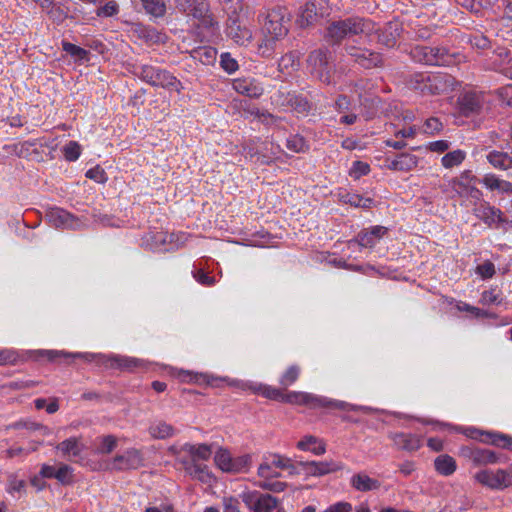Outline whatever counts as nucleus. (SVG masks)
Segmentation results:
<instances>
[{
	"label": "nucleus",
	"instance_id": "nucleus-1",
	"mask_svg": "<svg viewBox=\"0 0 512 512\" xmlns=\"http://www.w3.org/2000/svg\"><path fill=\"white\" fill-rule=\"evenodd\" d=\"M292 405L305 406L309 409L326 408L337 410H348L349 404L343 401L328 399L323 396L314 395L301 391L285 390L284 402Z\"/></svg>",
	"mask_w": 512,
	"mask_h": 512
},
{
	"label": "nucleus",
	"instance_id": "nucleus-2",
	"mask_svg": "<svg viewBox=\"0 0 512 512\" xmlns=\"http://www.w3.org/2000/svg\"><path fill=\"white\" fill-rule=\"evenodd\" d=\"M179 6L187 15L196 19V27L214 34L218 23L210 13L209 5L206 0H180Z\"/></svg>",
	"mask_w": 512,
	"mask_h": 512
},
{
	"label": "nucleus",
	"instance_id": "nucleus-3",
	"mask_svg": "<svg viewBox=\"0 0 512 512\" xmlns=\"http://www.w3.org/2000/svg\"><path fill=\"white\" fill-rule=\"evenodd\" d=\"M290 20V13L284 7H276L268 12L263 26L267 37L265 46H267L269 42L278 40L287 35Z\"/></svg>",
	"mask_w": 512,
	"mask_h": 512
},
{
	"label": "nucleus",
	"instance_id": "nucleus-4",
	"mask_svg": "<svg viewBox=\"0 0 512 512\" xmlns=\"http://www.w3.org/2000/svg\"><path fill=\"white\" fill-rule=\"evenodd\" d=\"M410 85L424 95H439L449 90L452 79L444 74H415L410 80Z\"/></svg>",
	"mask_w": 512,
	"mask_h": 512
},
{
	"label": "nucleus",
	"instance_id": "nucleus-5",
	"mask_svg": "<svg viewBox=\"0 0 512 512\" xmlns=\"http://www.w3.org/2000/svg\"><path fill=\"white\" fill-rule=\"evenodd\" d=\"M512 463L506 469H483L474 475L477 483L492 490L512 487Z\"/></svg>",
	"mask_w": 512,
	"mask_h": 512
},
{
	"label": "nucleus",
	"instance_id": "nucleus-6",
	"mask_svg": "<svg viewBox=\"0 0 512 512\" xmlns=\"http://www.w3.org/2000/svg\"><path fill=\"white\" fill-rule=\"evenodd\" d=\"M370 30L369 22L357 18L333 22L327 29L328 36L336 43L345 37L367 33Z\"/></svg>",
	"mask_w": 512,
	"mask_h": 512
},
{
	"label": "nucleus",
	"instance_id": "nucleus-7",
	"mask_svg": "<svg viewBox=\"0 0 512 512\" xmlns=\"http://www.w3.org/2000/svg\"><path fill=\"white\" fill-rule=\"evenodd\" d=\"M307 66L311 74H314L321 82L326 84L331 82L332 66L327 51L322 49L312 51L307 58Z\"/></svg>",
	"mask_w": 512,
	"mask_h": 512
},
{
	"label": "nucleus",
	"instance_id": "nucleus-8",
	"mask_svg": "<svg viewBox=\"0 0 512 512\" xmlns=\"http://www.w3.org/2000/svg\"><path fill=\"white\" fill-rule=\"evenodd\" d=\"M258 475L264 479L263 482L260 483V487L271 490L274 492H281L285 489L286 484L280 481L270 482L269 480L272 478L279 477L280 471H278L270 461L263 462L258 468Z\"/></svg>",
	"mask_w": 512,
	"mask_h": 512
},
{
	"label": "nucleus",
	"instance_id": "nucleus-9",
	"mask_svg": "<svg viewBox=\"0 0 512 512\" xmlns=\"http://www.w3.org/2000/svg\"><path fill=\"white\" fill-rule=\"evenodd\" d=\"M111 465L115 470L137 469L143 466V457L140 451L132 448L121 455H116Z\"/></svg>",
	"mask_w": 512,
	"mask_h": 512
},
{
	"label": "nucleus",
	"instance_id": "nucleus-10",
	"mask_svg": "<svg viewBox=\"0 0 512 512\" xmlns=\"http://www.w3.org/2000/svg\"><path fill=\"white\" fill-rule=\"evenodd\" d=\"M475 180L476 177L472 174V171L465 170L458 176L451 178L448 182V186L458 196L463 197L469 195L473 190H475L473 187Z\"/></svg>",
	"mask_w": 512,
	"mask_h": 512
},
{
	"label": "nucleus",
	"instance_id": "nucleus-11",
	"mask_svg": "<svg viewBox=\"0 0 512 512\" xmlns=\"http://www.w3.org/2000/svg\"><path fill=\"white\" fill-rule=\"evenodd\" d=\"M348 53L354 58L360 66L371 69L382 65V57L379 53L371 52L366 49H359L354 46L348 48Z\"/></svg>",
	"mask_w": 512,
	"mask_h": 512
},
{
	"label": "nucleus",
	"instance_id": "nucleus-12",
	"mask_svg": "<svg viewBox=\"0 0 512 512\" xmlns=\"http://www.w3.org/2000/svg\"><path fill=\"white\" fill-rule=\"evenodd\" d=\"M483 98L480 93L466 92L458 98V106L463 116L477 114L482 109Z\"/></svg>",
	"mask_w": 512,
	"mask_h": 512
},
{
	"label": "nucleus",
	"instance_id": "nucleus-13",
	"mask_svg": "<svg viewBox=\"0 0 512 512\" xmlns=\"http://www.w3.org/2000/svg\"><path fill=\"white\" fill-rule=\"evenodd\" d=\"M175 375L183 382L206 384L212 387H220L221 383L226 381L224 378L215 377L206 373H193L187 370H179Z\"/></svg>",
	"mask_w": 512,
	"mask_h": 512
},
{
	"label": "nucleus",
	"instance_id": "nucleus-14",
	"mask_svg": "<svg viewBox=\"0 0 512 512\" xmlns=\"http://www.w3.org/2000/svg\"><path fill=\"white\" fill-rule=\"evenodd\" d=\"M147 368L148 363L143 359L114 354L113 370L135 372L138 370H146Z\"/></svg>",
	"mask_w": 512,
	"mask_h": 512
},
{
	"label": "nucleus",
	"instance_id": "nucleus-15",
	"mask_svg": "<svg viewBox=\"0 0 512 512\" xmlns=\"http://www.w3.org/2000/svg\"><path fill=\"white\" fill-rule=\"evenodd\" d=\"M467 456L476 466L495 464L499 460L497 454L489 449L470 448L467 450Z\"/></svg>",
	"mask_w": 512,
	"mask_h": 512
},
{
	"label": "nucleus",
	"instance_id": "nucleus-16",
	"mask_svg": "<svg viewBox=\"0 0 512 512\" xmlns=\"http://www.w3.org/2000/svg\"><path fill=\"white\" fill-rule=\"evenodd\" d=\"M227 35L235 41V43L243 45L246 42H249L252 34L249 29L246 27H242L237 17H230L229 24L227 27Z\"/></svg>",
	"mask_w": 512,
	"mask_h": 512
},
{
	"label": "nucleus",
	"instance_id": "nucleus-17",
	"mask_svg": "<svg viewBox=\"0 0 512 512\" xmlns=\"http://www.w3.org/2000/svg\"><path fill=\"white\" fill-rule=\"evenodd\" d=\"M394 444L401 450L413 452L421 447V439L409 433H395L391 436Z\"/></svg>",
	"mask_w": 512,
	"mask_h": 512
},
{
	"label": "nucleus",
	"instance_id": "nucleus-18",
	"mask_svg": "<svg viewBox=\"0 0 512 512\" xmlns=\"http://www.w3.org/2000/svg\"><path fill=\"white\" fill-rule=\"evenodd\" d=\"M247 388L253 393L260 394L269 400L284 402L285 389H283L282 386L276 388L269 385L258 384L249 385Z\"/></svg>",
	"mask_w": 512,
	"mask_h": 512
},
{
	"label": "nucleus",
	"instance_id": "nucleus-19",
	"mask_svg": "<svg viewBox=\"0 0 512 512\" xmlns=\"http://www.w3.org/2000/svg\"><path fill=\"white\" fill-rule=\"evenodd\" d=\"M46 217L55 227H71L76 221L72 214L60 208H51Z\"/></svg>",
	"mask_w": 512,
	"mask_h": 512
},
{
	"label": "nucleus",
	"instance_id": "nucleus-20",
	"mask_svg": "<svg viewBox=\"0 0 512 512\" xmlns=\"http://www.w3.org/2000/svg\"><path fill=\"white\" fill-rule=\"evenodd\" d=\"M351 485L360 492H368L380 488V482L365 473H357L351 477Z\"/></svg>",
	"mask_w": 512,
	"mask_h": 512
},
{
	"label": "nucleus",
	"instance_id": "nucleus-21",
	"mask_svg": "<svg viewBox=\"0 0 512 512\" xmlns=\"http://www.w3.org/2000/svg\"><path fill=\"white\" fill-rule=\"evenodd\" d=\"M323 2L324 0H313L305 4L300 18L302 26H308L316 22L319 17L323 16V13L318 11V7L321 6Z\"/></svg>",
	"mask_w": 512,
	"mask_h": 512
},
{
	"label": "nucleus",
	"instance_id": "nucleus-22",
	"mask_svg": "<svg viewBox=\"0 0 512 512\" xmlns=\"http://www.w3.org/2000/svg\"><path fill=\"white\" fill-rule=\"evenodd\" d=\"M56 449L59 450L65 458L71 460V457H77L81 454L84 446L78 438L72 437L59 443Z\"/></svg>",
	"mask_w": 512,
	"mask_h": 512
},
{
	"label": "nucleus",
	"instance_id": "nucleus-23",
	"mask_svg": "<svg viewBox=\"0 0 512 512\" xmlns=\"http://www.w3.org/2000/svg\"><path fill=\"white\" fill-rule=\"evenodd\" d=\"M233 88L240 94L250 98H258L263 94V88L247 79H235Z\"/></svg>",
	"mask_w": 512,
	"mask_h": 512
},
{
	"label": "nucleus",
	"instance_id": "nucleus-24",
	"mask_svg": "<svg viewBox=\"0 0 512 512\" xmlns=\"http://www.w3.org/2000/svg\"><path fill=\"white\" fill-rule=\"evenodd\" d=\"M476 216L489 226L504 221L502 212L489 205H480V207L476 209Z\"/></svg>",
	"mask_w": 512,
	"mask_h": 512
},
{
	"label": "nucleus",
	"instance_id": "nucleus-25",
	"mask_svg": "<svg viewBox=\"0 0 512 512\" xmlns=\"http://www.w3.org/2000/svg\"><path fill=\"white\" fill-rule=\"evenodd\" d=\"M416 156L409 153H402L399 157L388 165V169L393 171H404L408 172L416 168L417 166Z\"/></svg>",
	"mask_w": 512,
	"mask_h": 512
},
{
	"label": "nucleus",
	"instance_id": "nucleus-26",
	"mask_svg": "<svg viewBox=\"0 0 512 512\" xmlns=\"http://www.w3.org/2000/svg\"><path fill=\"white\" fill-rule=\"evenodd\" d=\"M149 82L154 86L178 90L179 81L166 71H157L150 76Z\"/></svg>",
	"mask_w": 512,
	"mask_h": 512
},
{
	"label": "nucleus",
	"instance_id": "nucleus-27",
	"mask_svg": "<svg viewBox=\"0 0 512 512\" xmlns=\"http://www.w3.org/2000/svg\"><path fill=\"white\" fill-rule=\"evenodd\" d=\"M254 512H283L278 507V500L269 495H260L253 506Z\"/></svg>",
	"mask_w": 512,
	"mask_h": 512
},
{
	"label": "nucleus",
	"instance_id": "nucleus-28",
	"mask_svg": "<svg viewBox=\"0 0 512 512\" xmlns=\"http://www.w3.org/2000/svg\"><path fill=\"white\" fill-rule=\"evenodd\" d=\"M190 54L193 59L200 61L204 65L214 64L217 58V50L211 46L195 48Z\"/></svg>",
	"mask_w": 512,
	"mask_h": 512
},
{
	"label": "nucleus",
	"instance_id": "nucleus-29",
	"mask_svg": "<svg viewBox=\"0 0 512 512\" xmlns=\"http://www.w3.org/2000/svg\"><path fill=\"white\" fill-rule=\"evenodd\" d=\"M482 182L490 190H498L502 193L512 195V183L499 179L493 174L485 175Z\"/></svg>",
	"mask_w": 512,
	"mask_h": 512
},
{
	"label": "nucleus",
	"instance_id": "nucleus-30",
	"mask_svg": "<svg viewBox=\"0 0 512 512\" xmlns=\"http://www.w3.org/2000/svg\"><path fill=\"white\" fill-rule=\"evenodd\" d=\"M488 162L501 170H507L512 167V156L506 152L492 151L487 155Z\"/></svg>",
	"mask_w": 512,
	"mask_h": 512
},
{
	"label": "nucleus",
	"instance_id": "nucleus-31",
	"mask_svg": "<svg viewBox=\"0 0 512 512\" xmlns=\"http://www.w3.org/2000/svg\"><path fill=\"white\" fill-rule=\"evenodd\" d=\"M435 469L438 473L444 476L453 474L456 470V461L447 454L438 456L434 461Z\"/></svg>",
	"mask_w": 512,
	"mask_h": 512
},
{
	"label": "nucleus",
	"instance_id": "nucleus-32",
	"mask_svg": "<svg viewBox=\"0 0 512 512\" xmlns=\"http://www.w3.org/2000/svg\"><path fill=\"white\" fill-rule=\"evenodd\" d=\"M301 465L304 466L307 473L314 476L324 475L338 469L335 464L327 462H302Z\"/></svg>",
	"mask_w": 512,
	"mask_h": 512
},
{
	"label": "nucleus",
	"instance_id": "nucleus-33",
	"mask_svg": "<svg viewBox=\"0 0 512 512\" xmlns=\"http://www.w3.org/2000/svg\"><path fill=\"white\" fill-rule=\"evenodd\" d=\"M297 447L302 450H310L316 455H321L325 452L324 443L312 435L305 436L298 442Z\"/></svg>",
	"mask_w": 512,
	"mask_h": 512
},
{
	"label": "nucleus",
	"instance_id": "nucleus-34",
	"mask_svg": "<svg viewBox=\"0 0 512 512\" xmlns=\"http://www.w3.org/2000/svg\"><path fill=\"white\" fill-rule=\"evenodd\" d=\"M466 159V153L463 150L457 149L446 153L441 158V164L446 169H452L461 165Z\"/></svg>",
	"mask_w": 512,
	"mask_h": 512
},
{
	"label": "nucleus",
	"instance_id": "nucleus-35",
	"mask_svg": "<svg viewBox=\"0 0 512 512\" xmlns=\"http://www.w3.org/2000/svg\"><path fill=\"white\" fill-rule=\"evenodd\" d=\"M19 364H23L22 353L11 348L0 349V366H15Z\"/></svg>",
	"mask_w": 512,
	"mask_h": 512
},
{
	"label": "nucleus",
	"instance_id": "nucleus-36",
	"mask_svg": "<svg viewBox=\"0 0 512 512\" xmlns=\"http://www.w3.org/2000/svg\"><path fill=\"white\" fill-rule=\"evenodd\" d=\"M412 57L421 63L431 65V63L437 61L433 57V47L428 46H416L411 51Z\"/></svg>",
	"mask_w": 512,
	"mask_h": 512
},
{
	"label": "nucleus",
	"instance_id": "nucleus-37",
	"mask_svg": "<svg viewBox=\"0 0 512 512\" xmlns=\"http://www.w3.org/2000/svg\"><path fill=\"white\" fill-rule=\"evenodd\" d=\"M301 368L298 365L289 366L280 378V385L283 389L288 390V387L294 384L300 377Z\"/></svg>",
	"mask_w": 512,
	"mask_h": 512
},
{
	"label": "nucleus",
	"instance_id": "nucleus-38",
	"mask_svg": "<svg viewBox=\"0 0 512 512\" xmlns=\"http://www.w3.org/2000/svg\"><path fill=\"white\" fill-rule=\"evenodd\" d=\"M399 36L397 24L390 23L387 28L379 35V40L387 47H393L396 44L397 37Z\"/></svg>",
	"mask_w": 512,
	"mask_h": 512
},
{
	"label": "nucleus",
	"instance_id": "nucleus-39",
	"mask_svg": "<svg viewBox=\"0 0 512 512\" xmlns=\"http://www.w3.org/2000/svg\"><path fill=\"white\" fill-rule=\"evenodd\" d=\"M433 57L437 61L431 63V65H451L455 62V56L443 47H433Z\"/></svg>",
	"mask_w": 512,
	"mask_h": 512
},
{
	"label": "nucleus",
	"instance_id": "nucleus-40",
	"mask_svg": "<svg viewBox=\"0 0 512 512\" xmlns=\"http://www.w3.org/2000/svg\"><path fill=\"white\" fill-rule=\"evenodd\" d=\"M144 9L151 15L160 17L166 11L165 3L162 0H142Z\"/></svg>",
	"mask_w": 512,
	"mask_h": 512
},
{
	"label": "nucleus",
	"instance_id": "nucleus-41",
	"mask_svg": "<svg viewBox=\"0 0 512 512\" xmlns=\"http://www.w3.org/2000/svg\"><path fill=\"white\" fill-rule=\"evenodd\" d=\"M278 66L281 72L290 73V71L297 69L299 66V60L294 53L290 52L280 59Z\"/></svg>",
	"mask_w": 512,
	"mask_h": 512
},
{
	"label": "nucleus",
	"instance_id": "nucleus-42",
	"mask_svg": "<svg viewBox=\"0 0 512 512\" xmlns=\"http://www.w3.org/2000/svg\"><path fill=\"white\" fill-rule=\"evenodd\" d=\"M62 485H70L74 482L73 469L67 465L61 463L57 468L56 477Z\"/></svg>",
	"mask_w": 512,
	"mask_h": 512
},
{
	"label": "nucleus",
	"instance_id": "nucleus-43",
	"mask_svg": "<svg viewBox=\"0 0 512 512\" xmlns=\"http://www.w3.org/2000/svg\"><path fill=\"white\" fill-rule=\"evenodd\" d=\"M342 200L346 204H350L354 207L370 208L373 200L371 198H363L357 194H346L342 196Z\"/></svg>",
	"mask_w": 512,
	"mask_h": 512
},
{
	"label": "nucleus",
	"instance_id": "nucleus-44",
	"mask_svg": "<svg viewBox=\"0 0 512 512\" xmlns=\"http://www.w3.org/2000/svg\"><path fill=\"white\" fill-rule=\"evenodd\" d=\"M216 465L223 471H232L233 463L229 452L226 450H219L214 457Z\"/></svg>",
	"mask_w": 512,
	"mask_h": 512
},
{
	"label": "nucleus",
	"instance_id": "nucleus-45",
	"mask_svg": "<svg viewBox=\"0 0 512 512\" xmlns=\"http://www.w3.org/2000/svg\"><path fill=\"white\" fill-rule=\"evenodd\" d=\"M150 433L155 438H167L173 434V427L165 422H159L150 427Z\"/></svg>",
	"mask_w": 512,
	"mask_h": 512
},
{
	"label": "nucleus",
	"instance_id": "nucleus-46",
	"mask_svg": "<svg viewBox=\"0 0 512 512\" xmlns=\"http://www.w3.org/2000/svg\"><path fill=\"white\" fill-rule=\"evenodd\" d=\"M488 440H484V443L491 444L497 447L506 448L509 443L511 436L500 433L489 432L486 434Z\"/></svg>",
	"mask_w": 512,
	"mask_h": 512
},
{
	"label": "nucleus",
	"instance_id": "nucleus-47",
	"mask_svg": "<svg viewBox=\"0 0 512 512\" xmlns=\"http://www.w3.org/2000/svg\"><path fill=\"white\" fill-rule=\"evenodd\" d=\"M188 451L193 457V460H207L212 453L211 448L205 444L190 446Z\"/></svg>",
	"mask_w": 512,
	"mask_h": 512
},
{
	"label": "nucleus",
	"instance_id": "nucleus-48",
	"mask_svg": "<svg viewBox=\"0 0 512 512\" xmlns=\"http://www.w3.org/2000/svg\"><path fill=\"white\" fill-rule=\"evenodd\" d=\"M44 354V361L51 363H60L72 356V353L53 349H46V353Z\"/></svg>",
	"mask_w": 512,
	"mask_h": 512
},
{
	"label": "nucleus",
	"instance_id": "nucleus-49",
	"mask_svg": "<svg viewBox=\"0 0 512 512\" xmlns=\"http://www.w3.org/2000/svg\"><path fill=\"white\" fill-rule=\"evenodd\" d=\"M117 446V439L113 435H107L102 438L97 450L101 454L111 453Z\"/></svg>",
	"mask_w": 512,
	"mask_h": 512
},
{
	"label": "nucleus",
	"instance_id": "nucleus-50",
	"mask_svg": "<svg viewBox=\"0 0 512 512\" xmlns=\"http://www.w3.org/2000/svg\"><path fill=\"white\" fill-rule=\"evenodd\" d=\"M220 65L227 73H234L238 70V62L230 53H223L220 57Z\"/></svg>",
	"mask_w": 512,
	"mask_h": 512
},
{
	"label": "nucleus",
	"instance_id": "nucleus-51",
	"mask_svg": "<svg viewBox=\"0 0 512 512\" xmlns=\"http://www.w3.org/2000/svg\"><path fill=\"white\" fill-rule=\"evenodd\" d=\"M119 6L116 1L111 0L107 2L105 5L99 7L96 11L97 16L99 17H111L118 13Z\"/></svg>",
	"mask_w": 512,
	"mask_h": 512
},
{
	"label": "nucleus",
	"instance_id": "nucleus-52",
	"mask_svg": "<svg viewBox=\"0 0 512 512\" xmlns=\"http://www.w3.org/2000/svg\"><path fill=\"white\" fill-rule=\"evenodd\" d=\"M81 153L80 145L75 141H70L64 147V156L68 161H75L79 158Z\"/></svg>",
	"mask_w": 512,
	"mask_h": 512
},
{
	"label": "nucleus",
	"instance_id": "nucleus-53",
	"mask_svg": "<svg viewBox=\"0 0 512 512\" xmlns=\"http://www.w3.org/2000/svg\"><path fill=\"white\" fill-rule=\"evenodd\" d=\"M370 171V166L368 163L362 161H356L353 164L349 174L354 179H359L361 176L368 174Z\"/></svg>",
	"mask_w": 512,
	"mask_h": 512
},
{
	"label": "nucleus",
	"instance_id": "nucleus-54",
	"mask_svg": "<svg viewBox=\"0 0 512 512\" xmlns=\"http://www.w3.org/2000/svg\"><path fill=\"white\" fill-rule=\"evenodd\" d=\"M62 48L65 52L69 53L72 56L78 57L80 59H83L87 55V51L75 44H72L70 42L64 41L62 43Z\"/></svg>",
	"mask_w": 512,
	"mask_h": 512
},
{
	"label": "nucleus",
	"instance_id": "nucleus-55",
	"mask_svg": "<svg viewBox=\"0 0 512 512\" xmlns=\"http://www.w3.org/2000/svg\"><path fill=\"white\" fill-rule=\"evenodd\" d=\"M44 353H46V349L27 350L22 353L23 363L27 361L42 362L44 361Z\"/></svg>",
	"mask_w": 512,
	"mask_h": 512
},
{
	"label": "nucleus",
	"instance_id": "nucleus-56",
	"mask_svg": "<svg viewBox=\"0 0 512 512\" xmlns=\"http://www.w3.org/2000/svg\"><path fill=\"white\" fill-rule=\"evenodd\" d=\"M113 361L114 354L98 353L96 365L106 370H112Z\"/></svg>",
	"mask_w": 512,
	"mask_h": 512
},
{
	"label": "nucleus",
	"instance_id": "nucleus-57",
	"mask_svg": "<svg viewBox=\"0 0 512 512\" xmlns=\"http://www.w3.org/2000/svg\"><path fill=\"white\" fill-rule=\"evenodd\" d=\"M355 242H357L362 247H373L375 244V239L368 230H363L358 234Z\"/></svg>",
	"mask_w": 512,
	"mask_h": 512
},
{
	"label": "nucleus",
	"instance_id": "nucleus-58",
	"mask_svg": "<svg viewBox=\"0 0 512 512\" xmlns=\"http://www.w3.org/2000/svg\"><path fill=\"white\" fill-rule=\"evenodd\" d=\"M286 146L292 152H301L305 148V141L302 137L294 136L287 140Z\"/></svg>",
	"mask_w": 512,
	"mask_h": 512
},
{
	"label": "nucleus",
	"instance_id": "nucleus-59",
	"mask_svg": "<svg viewBox=\"0 0 512 512\" xmlns=\"http://www.w3.org/2000/svg\"><path fill=\"white\" fill-rule=\"evenodd\" d=\"M480 302L483 305H491L499 302V293L495 289L484 291L481 295Z\"/></svg>",
	"mask_w": 512,
	"mask_h": 512
},
{
	"label": "nucleus",
	"instance_id": "nucleus-60",
	"mask_svg": "<svg viewBox=\"0 0 512 512\" xmlns=\"http://www.w3.org/2000/svg\"><path fill=\"white\" fill-rule=\"evenodd\" d=\"M227 12L237 16L242 10V0H221Z\"/></svg>",
	"mask_w": 512,
	"mask_h": 512
},
{
	"label": "nucleus",
	"instance_id": "nucleus-61",
	"mask_svg": "<svg viewBox=\"0 0 512 512\" xmlns=\"http://www.w3.org/2000/svg\"><path fill=\"white\" fill-rule=\"evenodd\" d=\"M193 276L200 284L205 286H212L215 283V278L209 276L202 269L196 270Z\"/></svg>",
	"mask_w": 512,
	"mask_h": 512
},
{
	"label": "nucleus",
	"instance_id": "nucleus-62",
	"mask_svg": "<svg viewBox=\"0 0 512 512\" xmlns=\"http://www.w3.org/2000/svg\"><path fill=\"white\" fill-rule=\"evenodd\" d=\"M450 147V143L446 140H438L428 144L427 149L431 152L443 153Z\"/></svg>",
	"mask_w": 512,
	"mask_h": 512
},
{
	"label": "nucleus",
	"instance_id": "nucleus-63",
	"mask_svg": "<svg viewBox=\"0 0 512 512\" xmlns=\"http://www.w3.org/2000/svg\"><path fill=\"white\" fill-rule=\"evenodd\" d=\"M477 272L483 278H491L495 274V267L492 262H485L477 267Z\"/></svg>",
	"mask_w": 512,
	"mask_h": 512
},
{
	"label": "nucleus",
	"instance_id": "nucleus-64",
	"mask_svg": "<svg viewBox=\"0 0 512 512\" xmlns=\"http://www.w3.org/2000/svg\"><path fill=\"white\" fill-rule=\"evenodd\" d=\"M424 126L425 131L430 134H434L442 130V123L437 118L427 119Z\"/></svg>",
	"mask_w": 512,
	"mask_h": 512
}]
</instances>
